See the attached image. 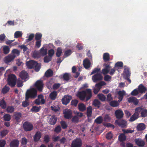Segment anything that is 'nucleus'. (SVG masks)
Wrapping results in <instances>:
<instances>
[{
    "instance_id": "f257e3e1",
    "label": "nucleus",
    "mask_w": 147,
    "mask_h": 147,
    "mask_svg": "<svg viewBox=\"0 0 147 147\" xmlns=\"http://www.w3.org/2000/svg\"><path fill=\"white\" fill-rule=\"evenodd\" d=\"M77 96L82 100L83 101L86 98V101H87L92 96V91L90 89H87L86 90H83L79 92Z\"/></svg>"
},
{
    "instance_id": "f03ea898",
    "label": "nucleus",
    "mask_w": 147,
    "mask_h": 147,
    "mask_svg": "<svg viewBox=\"0 0 147 147\" xmlns=\"http://www.w3.org/2000/svg\"><path fill=\"white\" fill-rule=\"evenodd\" d=\"M37 90L34 88L28 90L26 93V100L36 98L37 96Z\"/></svg>"
},
{
    "instance_id": "7ed1b4c3",
    "label": "nucleus",
    "mask_w": 147,
    "mask_h": 147,
    "mask_svg": "<svg viewBox=\"0 0 147 147\" xmlns=\"http://www.w3.org/2000/svg\"><path fill=\"white\" fill-rule=\"evenodd\" d=\"M16 80V76L13 74L9 75L8 76V84L11 87H13L15 86Z\"/></svg>"
},
{
    "instance_id": "20e7f679",
    "label": "nucleus",
    "mask_w": 147,
    "mask_h": 147,
    "mask_svg": "<svg viewBox=\"0 0 147 147\" xmlns=\"http://www.w3.org/2000/svg\"><path fill=\"white\" fill-rule=\"evenodd\" d=\"M23 127L24 130L26 131H31L34 128L33 125L28 121L25 122L23 124Z\"/></svg>"
},
{
    "instance_id": "39448f33",
    "label": "nucleus",
    "mask_w": 147,
    "mask_h": 147,
    "mask_svg": "<svg viewBox=\"0 0 147 147\" xmlns=\"http://www.w3.org/2000/svg\"><path fill=\"white\" fill-rule=\"evenodd\" d=\"M82 145V140L80 138H76L72 142L71 147H81Z\"/></svg>"
},
{
    "instance_id": "423d86ee",
    "label": "nucleus",
    "mask_w": 147,
    "mask_h": 147,
    "mask_svg": "<svg viewBox=\"0 0 147 147\" xmlns=\"http://www.w3.org/2000/svg\"><path fill=\"white\" fill-rule=\"evenodd\" d=\"M115 123L120 127L122 128H125L127 125V121L123 119L117 120Z\"/></svg>"
},
{
    "instance_id": "0eeeda50",
    "label": "nucleus",
    "mask_w": 147,
    "mask_h": 147,
    "mask_svg": "<svg viewBox=\"0 0 147 147\" xmlns=\"http://www.w3.org/2000/svg\"><path fill=\"white\" fill-rule=\"evenodd\" d=\"M35 86L39 92H42L43 88V84L41 80H38L36 81L35 84Z\"/></svg>"
},
{
    "instance_id": "6e6552de",
    "label": "nucleus",
    "mask_w": 147,
    "mask_h": 147,
    "mask_svg": "<svg viewBox=\"0 0 147 147\" xmlns=\"http://www.w3.org/2000/svg\"><path fill=\"white\" fill-rule=\"evenodd\" d=\"M102 78L100 73H96L92 76V79L94 82H96L102 80Z\"/></svg>"
},
{
    "instance_id": "1a4fd4ad",
    "label": "nucleus",
    "mask_w": 147,
    "mask_h": 147,
    "mask_svg": "<svg viewBox=\"0 0 147 147\" xmlns=\"http://www.w3.org/2000/svg\"><path fill=\"white\" fill-rule=\"evenodd\" d=\"M63 113L64 118L66 119H71L72 117V112L70 109L65 110Z\"/></svg>"
},
{
    "instance_id": "9d476101",
    "label": "nucleus",
    "mask_w": 147,
    "mask_h": 147,
    "mask_svg": "<svg viewBox=\"0 0 147 147\" xmlns=\"http://www.w3.org/2000/svg\"><path fill=\"white\" fill-rule=\"evenodd\" d=\"M72 98V96L68 95L64 96L63 98L62 99L61 101L62 104L66 105L69 103Z\"/></svg>"
},
{
    "instance_id": "9b49d317",
    "label": "nucleus",
    "mask_w": 147,
    "mask_h": 147,
    "mask_svg": "<svg viewBox=\"0 0 147 147\" xmlns=\"http://www.w3.org/2000/svg\"><path fill=\"white\" fill-rule=\"evenodd\" d=\"M115 114L116 118L118 119L122 118L124 115L123 111L121 109H118L115 111Z\"/></svg>"
},
{
    "instance_id": "f8f14e48",
    "label": "nucleus",
    "mask_w": 147,
    "mask_h": 147,
    "mask_svg": "<svg viewBox=\"0 0 147 147\" xmlns=\"http://www.w3.org/2000/svg\"><path fill=\"white\" fill-rule=\"evenodd\" d=\"M42 135V133L40 131H37L33 136L34 140L35 142L38 141L40 139Z\"/></svg>"
},
{
    "instance_id": "ddd939ff",
    "label": "nucleus",
    "mask_w": 147,
    "mask_h": 147,
    "mask_svg": "<svg viewBox=\"0 0 147 147\" xmlns=\"http://www.w3.org/2000/svg\"><path fill=\"white\" fill-rule=\"evenodd\" d=\"M104 66H105V68L102 70V72L103 74L105 75L109 72L111 67L109 65L106 63L104 64Z\"/></svg>"
},
{
    "instance_id": "4468645a",
    "label": "nucleus",
    "mask_w": 147,
    "mask_h": 147,
    "mask_svg": "<svg viewBox=\"0 0 147 147\" xmlns=\"http://www.w3.org/2000/svg\"><path fill=\"white\" fill-rule=\"evenodd\" d=\"M20 77L22 80L28 79V73L24 71H22L20 74Z\"/></svg>"
},
{
    "instance_id": "2eb2a0df",
    "label": "nucleus",
    "mask_w": 147,
    "mask_h": 147,
    "mask_svg": "<svg viewBox=\"0 0 147 147\" xmlns=\"http://www.w3.org/2000/svg\"><path fill=\"white\" fill-rule=\"evenodd\" d=\"M135 141L136 144L140 147L143 146L145 144L144 141L141 138H136Z\"/></svg>"
},
{
    "instance_id": "dca6fc26",
    "label": "nucleus",
    "mask_w": 147,
    "mask_h": 147,
    "mask_svg": "<svg viewBox=\"0 0 147 147\" xmlns=\"http://www.w3.org/2000/svg\"><path fill=\"white\" fill-rule=\"evenodd\" d=\"M91 63L90 60L86 58L83 61V65L86 69H88L90 66Z\"/></svg>"
},
{
    "instance_id": "f3484780",
    "label": "nucleus",
    "mask_w": 147,
    "mask_h": 147,
    "mask_svg": "<svg viewBox=\"0 0 147 147\" xmlns=\"http://www.w3.org/2000/svg\"><path fill=\"white\" fill-rule=\"evenodd\" d=\"M15 58V56L11 54H9L5 58V61L6 63H9L13 61Z\"/></svg>"
},
{
    "instance_id": "a211bd4d",
    "label": "nucleus",
    "mask_w": 147,
    "mask_h": 147,
    "mask_svg": "<svg viewBox=\"0 0 147 147\" xmlns=\"http://www.w3.org/2000/svg\"><path fill=\"white\" fill-rule=\"evenodd\" d=\"M128 102L129 103H133L135 105H137L138 104L139 101L138 99L135 97H130L128 98Z\"/></svg>"
},
{
    "instance_id": "6ab92c4d",
    "label": "nucleus",
    "mask_w": 147,
    "mask_h": 147,
    "mask_svg": "<svg viewBox=\"0 0 147 147\" xmlns=\"http://www.w3.org/2000/svg\"><path fill=\"white\" fill-rule=\"evenodd\" d=\"M37 62L31 60L27 62L26 65L29 69L34 68L35 65L36 64Z\"/></svg>"
},
{
    "instance_id": "aec40b11",
    "label": "nucleus",
    "mask_w": 147,
    "mask_h": 147,
    "mask_svg": "<svg viewBox=\"0 0 147 147\" xmlns=\"http://www.w3.org/2000/svg\"><path fill=\"white\" fill-rule=\"evenodd\" d=\"M19 144V142L18 140H13L10 143V147H18Z\"/></svg>"
},
{
    "instance_id": "412c9836",
    "label": "nucleus",
    "mask_w": 147,
    "mask_h": 147,
    "mask_svg": "<svg viewBox=\"0 0 147 147\" xmlns=\"http://www.w3.org/2000/svg\"><path fill=\"white\" fill-rule=\"evenodd\" d=\"M57 121V117L55 115H52L49 119V123L51 125H54L55 124Z\"/></svg>"
},
{
    "instance_id": "4be33fe9",
    "label": "nucleus",
    "mask_w": 147,
    "mask_h": 147,
    "mask_svg": "<svg viewBox=\"0 0 147 147\" xmlns=\"http://www.w3.org/2000/svg\"><path fill=\"white\" fill-rule=\"evenodd\" d=\"M139 92L141 93H144L147 90V88L143 85L140 84L138 87Z\"/></svg>"
},
{
    "instance_id": "5701e85b",
    "label": "nucleus",
    "mask_w": 147,
    "mask_h": 147,
    "mask_svg": "<svg viewBox=\"0 0 147 147\" xmlns=\"http://www.w3.org/2000/svg\"><path fill=\"white\" fill-rule=\"evenodd\" d=\"M22 114L20 112H15L14 115L15 119L17 122L20 121V118H21Z\"/></svg>"
},
{
    "instance_id": "b1692460",
    "label": "nucleus",
    "mask_w": 147,
    "mask_h": 147,
    "mask_svg": "<svg viewBox=\"0 0 147 147\" xmlns=\"http://www.w3.org/2000/svg\"><path fill=\"white\" fill-rule=\"evenodd\" d=\"M92 109L91 106H88L87 108L86 112V115L89 118L92 116Z\"/></svg>"
},
{
    "instance_id": "393cba45",
    "label": "nucleus",
    "mask_w": 147,
    "mask_h": 147,
    "mask_svg": "<svg viewBox=\"0 0 147 147\" xmlns=\"http://www.w3.org/2000/svg\"><path fill=\"white\" fill-rule=\"evenodd\" d=\"M125 92L124 90L123 91H119L118 92V98L119 102L121 101L122 100L125 94Z\"/></svg>"
},
{
    "instance_id": "a878e982",
    "label": "nucleus",
    "mask_w": 147,
    "mask_h": 147,
    "mask_svg": "<svg viewBox=\"0 0 147 147\" xmlns=\"http://www.w3.org/2000/svg\"><path fill=\"white\" fill-rule=\"evenodd\" d=\"M78 108L79 110L82 112L84 111L86 109V106L82 103H80L78 104Z\"/></svg>"
},
{
    "instance_id": "bb28decb",
    "label": "nucleus",
    "mask_w": 147,
    "mask_h": 147,
    "mask_svg": "<svg viewBox=\"0 0 147 147\" xmlns=\"http://www.w3.org/2000/svg\"><path fill=\"white\" fill-rule=\"evenodd\" d=\"M103 59L105 62L109 61L110 59L109 54L107 53H104L103 55Z\"/></svg>"
},
{
    "instance_id": "cd10ccee",
    "label": "nucleus",
    "mask_w": 147,
    "mask_h": 147,
    "mask_svg": "<svg viewBox=\"0 0 147 147\" xmlns=\"http://www.w3.org/2000/svg\"><path fill=\"white\" fill-rule=\"evenodd\" d=\"M40 53L42 56H44L47 53V50L45 47H42L40 50Z\"/></svg>"
},
{
    "instance_id": "c85d7f7f",
    "label": "nucleus",
    "mask_w": 147,
    "mask_h": 147,
    "mask_svg": "<svg viewBox=\"0 0 147 147\" xmlns=\"http://www.w3.org/2000/svg\"><path fill=\"white\" fill-rule=\"evenodd\" d=\"M146 128V126L143 123H140L138 124L137 127V128L138 131H142L144 130Z\"/></svg>"
},
{
    "instance_id": "c756f323",
    "label": "nucleus",
    "mask_w": 147,
    "mask_h": 147,
    "mask_svg": "<svg viewBox=\"0 0 147 147\" xmlns=\"http://www.w3.org/2000/svg\"><path fill=\"white\" fill-rule=\"evenodd\" d=\"M53 74V71L51 69H49L45 72V76L47 77H52Z\"/></svg>"
},
{
    "instance_id": "7c9ffc66",
    "label": "nucleus",
    "mask_w": 147,
    "mask_h": 147,
    "mask_svg": "<svg viewBox=\"0 0 147 147\" xmlns=\"http://www.w3.org/2000/svg\"><path fill=\"white\" fill-rule=\"evenodd\" d=\"M9 132L7 129H3L0 131V136L2 138L5 136Z\"/></svg>"
},
{
    "instance_id": "2f4dec72",
    "label": "nucleus",
    "mask_w": 147,
    "mask_h": 147,
    "mask_svg": "<svg viewBox=\"0 0 147 147\" xmlns=\"http://www.w3.org/2000/svg\"><path fill=\"white\" fill-rule=\"evenodd\" d=\"M57 96V92L56 91H53L50 94L49 97L52 100H55Z\"/></svg>"
},
{
    "instance_id": "473e14b6",
    "label": "nucleus",
    "mask_w": 147,
    "mask_h": 147,
    "mask_svg": "<svg viewBox=\"0 0 147 147\" xmlns=\"http://www.w3.org/2000/svg\"><path fill=\"white\" fill-rule=\"evenodd\" d=\"M92 104L94 107L99 108L100 107L101 102L98 100L96 99L93 100Z\"/></svg>"
},
{
    "instance_id": "72a5a7b5",
    "label": "nucleus",
    "mask_w": 147,
    "mask_h": 147,
    "mask_svg": "<svg viewBox=\"0 0 147 147\" xmlns=\"http://www.w3.org/2000/svg\"><path fill=\"white\" fill-rule=\"evenodd\" d=\"M139 113H134L129 119L130 121L132 122L137 119L139 117Z\"/></svg>"
},
{
    "instance_id": "f704fd0d",
    "label": "nucleus",
    "mask_w": 147,
    "mask_h": 147,
    "mask_svg": "<svg viewBox=\"0 0 147 147\" xmlns=\"http://www.w3.org/2000/svg\"><path fill=\"white\" fill-rule=\"evenodd\" d=\"M103 121L102 117L101 116H100L96 118L94 120V122L97 124H101Z\"/></svg>"
},
{
    "instance_id": "c9c22d12",
    "label": "nucleus",
    "mask_w": 147,
    "mask_h": 147,
    "mask_svg": "<svg viewBox=\"0 0 147 147\" xmlns=\"http://www.w3.org/2000/svg\"><path fill=\"white\" fill-rule=\"evenodd\" d=\"M20 52L17 49H14L12 51L11 54L15 56V58L16 56H18L20 55Z\"/></svg>"
},
{
    "instance_id": "e433bc0d",
    "label": "nucleus",
    "mask_w": 147,
    "mask_h": 147,
    "mask_svg": "<svg viewBox=\"0 0 147 147\" xmlns=\"http://www.w3.org/2000/svg\"><path fill=\"white\" fill-rule=\"evenodd\" d=\"M42 36V34L39 32L36 33L35 36V39L36 40H41V39Z\"/></svg>"
},
{
    "instance_id": "4c0bfd02",
    "label": "nucleus",
    "mask_w": 147,
    "mask_h": 147,
    "mask_svg": "<svg viewBox=\"0 0 147 147\" xmlns=\"http://www.w3.org/2000/svg\"><path fill=\"white\" fill-rule=\"evenodd\" d=\"M41 108V107L40 106L39 107H37L36 106H34L31 109V111L34 112H38L40 111Z\"/></svg>"
},
{
    "instance_id": "58836bf2",
    "label": "nucleus",
    "mask_w": 147,
    "mask_h": 147,
    "mask_svg": "<svg viewBox=\"0 0 147 147\" xmlns=\"http://www.w3.org/2000/svg\"><path fill=\"white\" fill-rule=\"evenodd\" d=\"M119 140L120 142L125 141L126 139V137L125 135L123 134H121L119 136Z\"/></svg>"
},
{
    "instance_id": "ea45409f",
    "label": "nucleus",
    "mask_w": 147,
    "mask_h": 147,
    "mask_svg": "<svg viewBox=\"0 0 147 147\" xmlns=\"http://www.w3.org/2000/svg\"><path fill=\"white\" fill-rule=\"evenodd\" d=\"M97 96L99 99L102 101H104L106 100L105 96L102 94H99Z\"/></svg>"
},
{
    "instance_id": "a19ab883",
    "label": "nucleus",
    "mask_w": 147,
    "mask_h": 147,
    "mask_svg": "<svg viewBox=\"0 0 147 147\" xmlns=\"http://www.w3.org/2000/svg\"><path fill=\"white\" fill-rule=\"evenodd\" d=\"M119 104L117 101L115 100H113L110 102L109 105L113 107H117L119 105Z\"/></svg>"
},
{
    "instance_id": "79ce46f5",
    "label": "nucleus",
    "mask_w": 147,
    "mask_h": 147,
    "mask_svg": "<svg viewBox=\"0 0 147 147\" xmlns=\"http://www.w3.org/2000/svg\"><path fill=\"white\" fill-rule=\"evenodd\" d=\"M0 106L3 109H5L6 107V103L3 99H2L0 101Z\"/></svg>"
},
{
    "instance_id": "37998d69",
    "label": "nucleus",
    "mask_w": 147,
    "mask_h": 147,
    "mask_svg": "<svg viewBox=\"0 0 147 147\" xmlns=\"http://www.w3.org/2000/svg\"><path fill=\"white\" fill-rule=\"evenodd\" d=\"M8 113H11L14 111V108L11 106H8L6 109Z\"/></svg>"
},
{
    "instance_id": "c03bdc74",
    "label": "nucleus",
    "mask_w": 147,
    "mask_h": 147,
    "mask_svg": "<svg viewBox=\"0 0 147 147\" xmlns=\"http://www.w3.org/2000/svg\"><path fill=\"white\" fill-rule=\"evenodd\" d=\"M10 88L6 86H5L1 90V92L3 94H5L9 90Z\"/></svg>"
},
{
    "instance_id": "a18cd8bd",
    "label": "nucleus",
    "mask_w": 147,
    "mask_h": 147,
    "mask_svg": "<svg viewBox=\"0 0 147 147\" xmlns=\"http://www.w3.org/2000/svg\"><path fill=\"white\" fill-rule=\"evenodd\" d=\"M70 74L67 73L64 74L63 76V80L65 81H68L70 79Z\"/></svg>"
},
{
    "instance_id": "49530a36",
    "label": "nucleus",
    "mask_w": 147,
    "mask_h": 147,
    "mask_svg": "<svg viewBox=\"0 0 147 147\" xmlns=\"http://www.w3.org/2000/svg\"><path fill=\"white\" fill-rule=\"evenodd\" d=\"M62 49L60 47L57 48L56 53V56L57 57H59L62 53Z\"/></svg>"
},
{
    "instance_id": "de8ad7c7",
    "label": "nucleus",
    "mask_w": 147,
    "mask_h": 147,
    "mask_svg": "<svg viewBox=\"0 0 147 147\" xmlns=\"http://www.w3.org/2000/svg\"><path fill=\"white\" fill-rule=\"evenodd\" d=\"M3 117L4 120L5 121H9L11 119L10 115L8 114H5Z\"/></svg>"
},
{
    "instance_id": "09e8293b",
    "label": "nucleus",
    "mask_w": 147,
    "mask_h": 147,
    "mask_svg": "<svg viewBox=\"0 0 147 147\" xmlns=\"http://www.w3.org/2000/svg\"><path fill=\"white\" fill-rule=\"evenodd\" d=\"M40 64L37 62L36 64L35 65V66L34 68L36 71H38L40 70Z\"/></svg>"
},
{
    "instance_id": "8fccbe9b",
    "label": "nucleus",
    "mask_w": 147,
    "mask_h": 147,
    "mask_svg": "<svg viewBox=\"0 0 147 147\" xmlns=\"http://www.w3.org/2000/svg\"><path fill=\"white\" fill-rule=\"evenodd\" d=\"M60 124L62 128L63 129H65L67 127V125L66 123L64 121H61L60 122Z\"/></svg>"
},
{
    "instance_id": "3c124183",
    "label": "nucleus",
    "mask_w": 147,
    "mask_h": 147,
    "mask_svg": "<svg viewBox=\"0 0 147 147\" xmlns=\"http://www.w3.org/2000/svg\"><path fill=\"white\" fill-rule=\"evenodd\" d=\"M61 130V126L60 125H58L54 129V131L55 132L58 133H60Z\"/></svg>"
},
{
    "instance_id": "603ef678",
    "label": "nucleus",
    "mask_w": 147,
    "mask_h": 147,
    "mask_svg": "<svg viewBox=\"0 0 147 147\" xmlns=\"http://www.w3.org/2000/svg\"><path fill=\"white\" fill-rule=\"evenodd\" d=\"M141 116L142 117H145L147 116V110L143 109L141 113Z\"/></svg>"
},
{
    "instance_id": "864d4df0",
    "label": "nucleus",
    "mask_w": 147,
    "mask_h": 147,
    "mask_svg": "<svg viewBox=\"0 0 147 147\" xmlns=\"http://www.w3.org/2000/svg\"><path fill=\"white\" fill-rule=\"evenodd\" d=\"M100 71V69L98 68H96L94 69L91 72L90 74V75H92L94 74H96V73H100L99 72Z\"/></svg>"
},
{
    "instance_id": "5fc2aeb1",
    "label": "nucleus",
    "mask_w": 147,
    "mask_h": 147,
    "mask_svg": "<svg viewBox=\"0 0 147 147\" xmlns=\"http://www.w3.org/2000/svg\"><path fill=\"white\" fill-rule=\"evenodd\" d=\"M22 34L21 32L19 31L16 32L14 34V37L17 38L22 36Z\"/></svg>"
},
{
    "instance_id": "6e6d98bb",
    "label": "nucleus",
    "mask_w": 147,
    "mask_h": 147,
    "mask_svg": "<svg viewBox=\"0 0 147 147\" xmlns=\"http://www.w3.org/2000/svg\"><path fill=\"white\" fill-rule=\"evenodd\" d=\"M41 40H36L35 42V48L37 49L39 48L41 45Z\"/></svg>"
},
{
    "instance_id": "4d7b16f0",
    "label": "nucleus",
    "mask_w": 147,
    "mask_h": 147,
    "mask_svg": "<svg viewBox=\"0 0 147 147\" xmlns=\"http://www.w3.org/2000/svg\"><path fill=\"white\" fill-rule=\"evenodd\" d=\"M28 142L27 139L25 137L22 138V140L21 142V144L22 145H25Z\"/></svg>"
},
{
    "instance_id": "13d9d810",
    "label": "nucleus",
    "mask_w": 147,
    "mask_h": 147,
    "mask_svg": "<svg viewBox=\"0 0 147 147\" xmlns=\"http://www.w3.org/2000/svg\"><path fill=\"white\" fill-rule=\"evenodd\" d=\"M34 36V35L33 34H30L28 36V38L26 40V41L28 42L32 40Z\"/></svg>"
},
{
    "instance_id": "bf43d9fd",
    "label": "nucleus",
    "mask_w": 147,
    "mask_h": 147,
    "mask_svg": "<svg viewBox=\"0 0 147 147\" xmlns=\"http://www.w3.org/2000/svg\"><path fill=\"white\" fill-rule=\"evenodd\" d=\"M52 57L50 56H46L44 58V62L45 63H48L51 61Z\"/></svg>"
},
{
    "instance_id": "052dcab7",
    "label": "nucleus",
    "mask_w": 147,
    "mask_h": 147,
    "mask_svg": "<svg viewBox=\"0 0 147 147\" xmlns=\"http://www.w3.org/2000/svg\"><path fill=\"white\" fill-rule=\"evenodd\" d=\"M79 117L76 115H75L73 117L72 119V121L74 123H78L79 121Z\"/></svg>"
},
{
    "instance_id": "680f3d73",
    "label": "nucleus",
    "mask_w": 147,
    "mask_h": 147,
    "mask_svg": "<svg viewBox=\"0 0 147 147\" xmlns=\"http://www.w3.org/2000/svg\"><path fill=\"white\" fill-rule=\"evenodd\" d=\"M139 93L138 90L136 89L131 92V94L132 96H136L139 94Z\"/></svg>"
},
{
    "instance_id": "e2e57ef3",
    "label": "nucleus",
    "mask_w": 147,
    "mask_h": 147,
    "mask_svg": "<svg viewBox=\"0 0 147 147\" xmlns=\"http://www.w3.org/2000/svg\"><path fill=\"white\" fill-rule=\"evenodd\" d=\"M124 73L127 77H128L130 74L129 69L128 68H125L124 71Z\"/></svg>"
},
{
    "instance_id": "0e129e2a",
    "label": "nucleus",
    "mask_w": 147,
    "mask_h": 147,
    "mask_svg": "<svg viewBox=\"0 0 147 147\" xmlns=\"http://www.w3.org/2000/svg\"><path fill=\"white\" fill-rule=\"evenodd\" d=\"M123 63L122 62L119 61L116 63L115 65V67H123Z\"/></svg>"
},
{
    "instance_id": "69168bd1",
    "label": "nucleus",
    "mask_w": 147,
    "mask_h": 147,
    "mask_svg": "<svg viewBox=\"0 0 147 147\" xmlns=\"http://www.w3.org/2000/svg\"><path fill=\"white\" fill-rule=\"evenodd\" d=\"M43 139L44 142L46 143H48L50 140V137L48 135L45 136Z\"/></svg>"
},
{
    "instance_id": "338daca9",
    "label": "nucleus",
    "mask_w": 147,
    "mask_h": 147,
    "mask_svg": "<svg viewBox=\"0 0 147 147\" xmlns=\"http://www.w3.org/2000/svg\"><path fill=\"white\" fill-rule=\"evenodd\" d=\"M78 100L76 99H74L71 100V105L74 107H76L78 103Z\"/></svg>"
},
{
    "instance_id": "774afa93",
    "label": "nucleus",
    "mask_w": 147,
    "mask_h": 147,
    "mask_svg": "<svg viewBox=\"0 0 147 147\" xmlns=\"http://www.w3.org/2000/svg\"><path fill=\"white\" fill-rule=\"evenodd\" d=\"M61 85L60 83H55L53 84V88L54 90H56L60 87Z\"/></svg>"
}]
</instances>
